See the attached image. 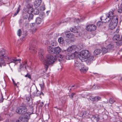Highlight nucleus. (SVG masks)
Returning <instances> with one entry per match:
<instances>
[{
  "mask_svg": "<svg viewBox=\"0 0 122 122\" xmlns=\"http://www.w3.org/2000/svg\"><path fill=\"white\" fill-rule=\"evenodd\" d=\"M44 54L43 50L40 49L39 51V57L41 60L43 62L45 70L46 71L49 66H53L56 59L55 57L50 54L47 55L45 58H44L43 56Z\"/></svg>",
  "mask_w": 122,
  "mask_h": 122,
  "instance_id": "1",
  "label": "nucleus"
},
{
  "mask_svg": "<svg viewBox=\"0 0 122 122\" xmlns=\"http://www.w3.org/2000/svg\"><path fill=\"white\" fill-rule=\"evenodd\" d=\"M106 17L102 16L101 17V19L102 22H108L111 20L113 19L114 18V17H116L118 18L117 15H114L113 11H110L108 13V14L107 15Z\"/></svg>",
  "mask_w": 122,
  "mask_h": 122,
  "instance_id": "2",
  "label": "nucleus"
},
{
  "mask_svg": "<svg viewBox=\"0 0 122 122\" xmlns=\"http://www.w3.org/2000/svg\"><path fill=\"white\" fill-rule=\"evenodd\" d=\"M0 62L3 63L4 62L5 59L9 60L7 51L4 49L0 50Z\"/></svg>",
  "mask_w": 122,
  "mask_h": 122,
  "instance_id": "3",
  "label": "nucleus"
},
{
  "mask_svg": "<svg viewBox=\"0 0 122 122\" xmlns=\"http://www.w3.org/2000/svg\"><path fill=\"white\" fill-rule=\"evenodd\" d=\"M90 55L89 52L87 50H83L81 51L80 53V56L81 58V61H84V59L88 58L90 57Z\"/></svg>",
  "mask_w": 122,
  "mask_h": 122,
  "instance_id": "4",
  "label": "nucleus"
},
{
  "mask_svg": "<svg viewBox=\"0 0 122 122\" xmlns=\"http://www.w3.org/2000/svg\"><path fill=\"white\" fill-rule=\"evenodd\" d=\"M114 18L110 21V23L109 25V28L112 30L115 28L117 25L118 22V18L114 17Z\"/></svg>",
  "mask_w": 122,
  "mask_h": 122,
  "instance_id": "5",
  "label": "nucleus"
},
{
  "mask_svg": "<svg viewBox=\"0 0 122 122\" xmlns=\"http://www.w3.org/2000/svg\"><path fill=\"white\" fill-rule=\"evenodd\" d=\"M27 110V108L26 107L21 106L18 107L16 109V112L18 114H22L25 113Z\"/></svg>",
  "mask_w": 122,
  "mask_h": 122,
  "instance_id": "6",
  "label": "nucleus"
},
{
  "mask_svg": "<svg viewBox=\"0 0 122 122\" xmlns=\"http://www.w3.org/2000/svg\"><path fill=\"white\" fill-rule=\"evenodd\" d=\"M83 65L82 63H81L80 59H77L75 60L74 66V68L76 69H78L81 66Z\"/></svg>",
  "mask_w": 122,
  "mask_h": 122,
  "instance_id": "7",
  "label": "nucleus"
},
{
  "mask_svg": "<svg viewBox=\"0 0 122 122\" xmlns=\"http://www.w3.org/2000/svg\"><path fill=\"white\" fill-rule=\"evenodd\" d=\"M77 46L75 45H72L69 47L67 49V51L69 53L77 51Z\"/></svg>",
  "mask_w": 122,
  "mask_h": 122,
  "instance_id": "8",
  "label": "nucleus"
},
{
  "mask_svg": "<svg viewBox=\"0 0 122 122\" xmlns=\"http://www.w3.org/2000/svg\"><path fill=\"white\" fill-rule=\"evenodd\" d=\"M96 26L93 24L88 25L86 26V28L87 30L90 31L94 30L96 29Z\"/></svg>",
  "mask_w": 122,
  "mask_h": 122,
  "instance_id": "9",
  "label": "nucleus"
},
{
  "mask_svg": "<svg viewBox=\"0 0 122 122\" xmlns=\"http://www.w3.org/2000/svg\"><path fill=\"white\" fill-rule=\"evenodd\" d=\"M79 69L81 73H85L88 70V68L87 67H86L83 64L81 67V68H80Z\"/></svg>",
  "mask_w": 122,
  "mask_h": 122,
  "instance_id": "10",
  "label": "nucleus"
},
{
  "mask_svg": "<svg viewBox=\"0 0 122 122\" xmlns=\"http://www.w3.org/2000/svg\"><path fill=\"white\" fill-rule=\"evenodd\" d=\"M27 64V62L26 61H24L23 62L22 64H21L19 68L18 69L19 71H21V69L25 67V69H26V67Z\"/></svg>",
  "mask_w": 122,
  "mask_h": 122,
  "instance_id": "11",
  "label": "nucleus"
},
{
  "mask_svg": "<svg viewBox=\"0 0 122 122\" xmlns=\"http://www.w3.org/2000/svg\"><path fill=\"white\" fill-rule=\"evenodd\" d=\"M27 64V62L26 61H24L23 62L22 64H21L19 68L18 69L19 71H21V69L25 67V69H26V67Z\"/></svg>",
  "mask_w": 122,
  "mask_h": 122,
  "instance_id": "12",
  "label": "nucleus"
},
{
  "mask_svg": "<svg viewBox=\"0 0 122 122\" xmlns=\"http://www.w3.org/2000/svg\"><path fill=\"white\" fill-rule=\"evenodd\" d=\"M61 49L59 47H55L54 48V53L58 54L61 52Z\"/></svg>",
  "mask_w": 122,
  "mask_h": 122,
  "instance_id": "13",
  "label": "nucleus"
},
{
  "mask_svg": "<svg viewBox=\"0 0 122 122\" xmlns=\"http://www.w3.org/2000/svg\"><path fill=\"white\" fill-rule=\"evenodd\" d=\"M69 33L70 32H68ZM66 37L69 38H74V36L72 33H68V32H65Z\"/></svg>",
  "mask_w": 122,
  "mask_h": 122,
  "instance_id": "14",
  "label": "nucleus"
},
{
  "mask_svg": "<svg viewBox=\"0 0 122 122\" xmlns=\"http://www.w3.org/2000/svg\"><path fill=\"white\" fill-rule=\"evenodd\" d=\"M41 2V0H36L34 2V6L36 8L38 7L40 5Z\"/></svg>",
  "mask_w": 122,
  "mask_h": 122,
  "instance_id": "15",
  "label": "nucleus"
},
{
  "mask_svg": "<svg viewBox=\"0 0 122 122\" xmlns=\"http://www.w3.org/2000/svg\"><path fill=\"white\" fill-rule=\"evenodd\" d=\"M92 120H93L95 122L96 121L97 122L100 119L99 116L98 115H93L91 118Z\"/></svg>",
  "mask_w": 122,
  "mask_h": 122,
  "instance_id": "16",
  "label": "nucleus"
},
{
  "mask_svg": "<svg viewBox=\"0 0 122 122\" xmlns=\"http://www.w3.org/2000/svg\"><path fill=\"white\" fill-rule=\"evenodd\" d=\"M73 56V55L72 54H67L66 56V58L67 60L72 59H74Z\"/></svg>",
  "mask_w": 122,
  "mask_h": 122,
  "instance_id": "17",
  "label": "nucleus"
},
{
  "mask_svg": "<svg viewBox=\"0 0 122 122\" xmlns=\"http://www.w3.org/2000/svg\"><path fill=\"white\" fill-rule=\"evenodd\" d=\"M87 59L86 61L87 62H88L89 64H90L91 62H92L95 59L94 56H90Z\"/></svg>",
  "mask_w": 122,
  "mask_h": 122,
  "instance_id": "18",
  "label": "nucleus"
},
{
  "mask_svg": "<svg viewBox=\"0 0 122 122\" xmlns=\"http://www.w3.org/2000/svg\"><path fill=\"white\" fill-rule=\"evenodd\" d=\"M47 51L49 53L52 54L54 53V49L51 46H49L47 48Z\"/></svg>",
  "mask_w": 122,
  "mask_h": 122,
  "instance_id": "19",
  "label": "nucleus"
},
{
  "mask_svg": "<svg viewBox=\"0 0 122 122\" xmlns=\"http://www.w3.org/2000/svg\"><path fill=\"white\" fill-rule=\"evenodd\" d=\"M70 30L72 32H73L74 33H77V34L76 36H80V33L77 31V29L76 28H71L70 29Z\"/></svg>",
  "mask_w": 122,
  "mask_h": 122,
  "instance_id": "20",
  "label": "nucleus"
},
{
  "mask_svg": "<svg viewBox=\"0 0 122 122\" xmlns=\"http://www.w3.org/2000/svg\"><path fill=\"white\" fill-rule=\"evenodd\" d=\"M120 36L119 35H115L113 37V40L114 41L120 40Z\"/></svg>",
  "mask_w": 122,
  "mask_h": 122,
  "instance_id": "21",
  "label": "nucleus"
},
{
  "mask_svg": "<svg viewBox=\"0 0 122 122\" xmlns=\"http://www.w3.org/2000/svg\"><path fill=\"white\" fill-rule=\"evenodd\" d=\"M27 110L25 113H23L22 114L24 115V116L25 117L24 118L26 119L28 118L31 114L30 112H27Z\"/></svg>",
  "mask_w": 122,
  "mask_h": 122,
  "instance_id": "22",
  "label": "nucleus"
},
{
  "mask_svg": "<svg viewBox=\"0 0 122 122\" xmlns=\"http://www.w3.org/2000/svg\"><path fill=\"white\" fill-rule=\"evenodd\" d=\"M41 43L45 45H48V44H49L50 42L49 41L46 40L44 39L43 40L41 41Z\"/></svg>",
  "mask_w": 122,
  "mask_h": 122,
  "instance_id": "23",
  "label": "nucleus"
},
{
  "mask_svg": "<svg viewBox=\"0 0 122 122\" xmlns=\"http://www.w3.org/2000/svg\"><path fill=\"white\" fill-rule=\"evenodd\" d=\"M74 52V53H72L73 55L74 56V58L75 57H77L79 56V53L78 52V50Z\"/></svg>",
  "mask_w": 122,
  "mask_h": 122,
  "instance_id": "24",
  "label": "nucleus"
},
{
  "mask_svg": "<svg viewBox=\"0 0 122 122\" xmlns=\"http://www.w3.org/2000/svg\"><path fill=\"white\" fill-rule=\"evenodd\" d=\"M102 51L100 49H98L95 50L94 51V55H98L100 54L101 52Z\"/></svg>",
  "mask_w": 122,
  "mask_h": 122,
  "instance_id": "25",
  "label": "nucleus"
},
{
  "mask_svg": "<svg viewBox=\"0 0 122 122\" xmlns=\"http://www.w3.org/2000/svg\"><path fill=\"white\" fill-rule=\"evenodd\" d=\"M27 8H29L28 10V12L29 14H31V13L33 12V9L32 8V6H30L29 7L28 6H27Z\"/></svg>",
  "mask_w": 122,
  "mask_h": 122,
  "instance_id": "26",
  "label": "nucleus"
},
{
  "mask_svg": "<svg viewBox=\"0 0 122 122\" xmlns=\"http://www.w3.org/2000/svg\"><path fill=\"white\" fill-rule=\"evenodd\" d=\"M26 17H25V16H24V20H23V19H20V20L19 21V24L20 25L23 22H24V20H25V19H27L28 18V15H26Z\"/></svg>",
  "mask_w": 122,
  "mask_h": 122,
  "instance_id": "27",
  "label": "nucleus"
},
{
  "mask_svg": "<svg viewBox=\"0 0 122 122\" xmlns=\"http://www.w3.org/2000/svg\"><path fill=\"white\" fill-rule=\"evenodd\" d=\"M29 49L30 50V52H32L33 54H34L37 52V51H36V49L34 47H30Z\"/></svg>",
  "mask_w": 122,
  "mask_h": 122,
  "instance_id": "28",
  "label": "nucleus"
},
{
  "mask_svg": "<svg viewBox=\"0 0 122 122\" xmlns=\"http://www.w3.org/2000/svg\"><path fill=\"white\" fill-rule=\"evenodd\" d=\"M56 41L55 40H52L49 43V45L53 46H56Z\"/></svg>",
  "mask_w": 122,
  "mask_h": 122,
  "instance_id": "29",
  "label": "nucleus"
},
{
  "mask_svg": "<svg viewBox=\"0 0 122 122\" xmlns=\"http://www.w3.org/2000/svg\"><path fill=\"white\" fill-rule=\"evenodd\" d=\"M41 21V19L40 17L37 18L36 19V22L37 24H40Z\"/></svg>",
  "mask_w": 122,
  "mask_h": 122,
  "instance_id": "30",
  "label": "nucleus"
},
{
  "mask_svg": "<svg viewBox=\"0 0 122 122\" xmlns=\"http://www.w3.org/2000/svg\"><path fill=\"white\" fill-rule=\"evenodd\" d=\"M89 114L88 113L86 112H85L83 115V117L87 118L89 117Z\"/></svg>",
  "mask_w": 122,
  "mask_h": 122,
  "instance_id": "31",
  "label": "nucleus"
},
{
  "mask_svg": "<svg viewBox=\"0 0 122 122\" xmlns=\"http://www.w3.org/2000/svg\"><path fill=\"white\" fill-rule=\"evenodd\" d=\"M58 42L61 44H63L64 43V40L63 38L61 37L58 39Z\"/></svg>",
  "mask_w": 122,
  "mask_h": 122,
  "instance_id": "32",
  "label": "nucleus"
},
{
  "mask_svg": "<svg viewBox=\"0 0 122 122\" xmlns=\"http://www.w3.org/2000/svg\"><path fill=\"white\" fill-rule=\"evenodd\" d=\"M56 57H57V58L60 61L62 59H63L64 56L63 55H57Z\"/></svg>",
  "mask_w": 122,
  "mask_h": 122,
  "instance_id": "33",
  "label": "nucleus"
},
{
  "mask_svg": "<svg viewBox=\"0 0 122 122\" xmlns=\"http://www.w3.org/2000/svg\"><path fill=\"white\" fill-rule=\"evenodd\" d=\"M108 49L104 47L102 48V50H101L102 52L103 53L105 54L107 53L108 51Z\"/></svg>",
  "mask_w": 122,
  "mask_h": 122,
  "instance_id": "34",
  "label": "nucleus"
},
{
  "mask_svg": "<svg viewBox=\"0 0 122 122\" xmlns=\"http://www.w3.org/2000/svg\"><path fill=\"white\" fill-rule=\"evenodd\" d=\"M77 50L79 51L81 50V49L83 47V46L81 44H79L77 46Z\"/></svg>",
  "mask_w": 122,
  "mask_h": 122,
  "instance_id": "35",
  "label": "nucleus"
},
{
  "mask_svg": "<svg viewBox=\"0 0 122 122\" xmlns=\"http://www.w3.org/2000/svg\"><path fill=\"white\" fill-rule=\"evenodd\" d=\"M118 12L120 13H122V4L120 5L119 9L118 10Z\"/></svg>",
  "mask_w": 122,
  "mask_h": 122,
  "instance_id": "36",
  "label": "nucleus"
},
{
  "mask_svg": "<svg viewBox=\"0 0 122 122\" xmlns=\"http://www.w3.org/2000/svg\"><path fill=\"white\" fill-rule=\"evenodd\" d=\"M34 13L35 15L38 14L39 13V11L37 9H34Z\"/></svg>",
  "mask_w": 122,
  "mask_h": 122,
  "instance_id": "37",
  "label": "nucleus"
},
{
  "mask_svg": "<svg viewBox=\"0 0 122 122\" xmlns=\"http://www.w3.org/2000/svg\"><path fill=\"white\" fill-rule=\"evenodd\" d=\"M107 47L108 49L110 50L113 48V46L111 45H109Z\"/></svg>",
  "mask_w": 122,
  "mask_h": 122,
  "instance_id": "38",
  "label": "nucleus"
},
{
  "mask_svg": "<svg viewBox=\"0 0 122 122\" xmlns=\"http://www.w3.org/2000/svg\"><path fill=\"white\" fill-rule=\"evenodd\" d=\"M33 14H30L29 15V16L28 18V20L30 21L33 18Z\"/></svg>",
  "mask_w": 122,
  "mask_h": 122,
  "instance_id": "39",
  "label": "nucleus"
},
{
  "mask_svg": "<svg viewBox=\"0 0 122 122\" xmlns=\"http://www.w3.org/2000/svg\"><path fill=\"white\" fill-rule=\"evenodd\" d=\"M39 85L41 89L42 90L43 89L44 87V83L43 82H42V83L40 84Z\"/></svg>",
  "mask_w": 122,
  "mask_h": 122,
  "instance_id": "40",
  "label": "nucleus"
},
{
  "mask_svg": "<svg viewBox=\"0 0 122 122\" xmlns=\"http://www.w3.org/2000/svg\"><path fill=\"white\" fill-rule=\"evenodd\" d=\"M17 35L19 36H20L22 34V32L20 29H19L17 31Z\"/></svg>",
  "mask_w": 122,
  "mask_h": 122,
  "instance_id": "41",
  "label": "nucleus"
},
{
  "mask_svg": "<svg viewBox=\"0 0 122 122\" xmlns=\"http://www.w3.org/2000/svg\"><path fill=\"white\" fill-rule=\"evenodd\" d=\"M41 95L40 92L38 90H37V92L36 94H35V96H38Z\"/></svg>",
  "mask_w": 122,
  "mask_h": 122,
  "instance_id": "42",
  "label": "nucleus"
},
{
  "mask_svg": "<svg viewBox=\"0 0 122 122\" xmlns=\"http://www.w3.org/2000/svg\"><path fill=\"white\" fill-rule=\"evenodd\" d=\"M95 101H97L98 100H100L101 97H95Z\"/></svg>",
  "mask_w": 122,
  "mask_h": 122,
  "instance_id": "43",
  "label": "nucleus"
},
{
  "mask_svg": "<svg viewBox=\"0 0 122 122\" xmlns=\"http://www.w3.org/2000/svg\"><path fill=\"white\" fill-rule=\"evenodd\" d=\"M25 77H28L30 79H31V76L28 73H27L26 75H25Z\"/></svg>",
  "mask_w": 122,
  "mask_h": 122,
  "instance_id": "44",
  "label": "nucleus"
},
{
  "mask_svg": "<svg viewBox=\"0 0 122 122\" xmlns=\"http://www.w3.org/2000/svg\"><path fill=\"white\" fill-rule=\"evenodd\" d=\"M118 41L116 42V44L117 45H121L122 44V42L120 41V40L117 41Z\"/></svg>",
  "mask_w": 122,
  "mask_h": 122,
  "instance_id": "45",
  "label": "nucleus"
},
{
  "mask_svg": "<svg viewBox=\"0 0 122 122\" xmlns=\"http://www.w3.org/2000/svg\"><path fill=\"white\" fill-rule=\"evenodd\" d=\"M115 101L112 98H110L109 100V103L110 104H112Z\"/></svg>",
  "mask_w": 122,
  "mask_h": 122,
  "instance_id": "46",
  "label": "nucleus"
},
{
  "mask_svg": "<svg viewBox=\"0 0 122 122\" xmlns=\"http://www.w3.org/2000/svg\"><path fill=\"white\" fill-rule=\"evenodd\" d=\"M102 23L101 21H98L97 23V26H99L102 24Z\"/></svg>",
  "mask_w": 122,
  "mask_h": 122,
  "instance_id": "47",
  "label": "nucleus"
},
{
  "mask_svg": "<svg viewBox=\"0 0 122 122\" xmlns=\"http://www.w3.org/2000/svg\"><path fill=\"white\" fill-rule=\"evenodd\" d=\"M75 94V93H73L69 95V96L70 98H73V96Z\"/></svg>",
  "mask_w": 122,
  "mask_h": 122,
  "instance_id": "48",
  "label": "nucleus"
},
{
  "mask_svg": "<svg viewBox=\"0 0 122 122\" xmlns=\"http://www.w3.org/2000/svg\"><path fill=\"white\" fill-rule=\"evenodd\" d=\"M27 119L24 118H22L21 120V122H27Z\"/></svg>",
  "mask_w": 122,
  "mask_h": 122,
  "instance_id": "49",
  "label": "nucleus"
},
{
  "mask_svg": "<svg viewBox=\"0 0 122 122\" xmlns=\"http://www.w3.org/2000/svg\"><path fill=\"white\" fill-rule=\"evenodd\" d=\"M35 24L34 23H32L30 24V27L31 28H33V27H35Z\"/></svg>",
  "mask_w": 122,
  "mask_h": 122,
  "instance_id": "50",
  "label": "nucleus"
},
{
  "mask_svg": "<svg viewBox=\"0 0 122 122\" xmlns=\"http://www.w3.org/2000/svg\"><path fill=\"white\" fill-rule=\"evenodd\" d=\"M41 10L42 11L44 10L45 9V6L43 5L40 7Z\"/></svg>",
  "mask_w": 122,
  "mask_h": 122,
  "instance_id": "51",
  "label": "nucleus"
},
{
  "mask_svg": "<svg viewBox=\"0 0 122 122\" xmlns=\"http://www.w3.org/2000/svg\"><path fill=\"white\" fill-rule=\"evenodd\" d=\"M37 30V28L36 27H34V28H33L32 29V31L33 32H35Z\"/></svg>",
  "mask_w": 122,
  "mask_h": 122,
  "instance_id": "52",
  "label": "nucleus"
},
{
  "mask_svg": "<svg viewBox=\"0 0 122 122\" xmlns=\"http://www.w3.org/2000/svg\"><path fill=\"white\" fill-rule=\"evenodd\" d=\"M92 88H93V89H98V86L95 84L93 85L92 87Z\"/></svg>",
  "mask_w": 122,
  "mask_h": 122,
  "instance_id": "53",
  "label": "nucleus"
},
{
  "mask_svg": "<svg viewBox=\"0 0 122 122\" xmlns=\"http://www.w3.org/2000/svg\"><path fill=\"white\" fill-rule=\"evenodd\" d=\"M20 7H21L20 5H19L18 6V8H17V13L19 12V11H20Z\"/></svg>",
  "mask_w": 122,
  "mask_h": 122,
  "instance_id": "54",
  "label": "nucleus"
},
{
  "mask_svg": "<svg viewBox=\"0 0 122 122\" xmlns=\"http://www.w3.org/2000/svg\"><path fill=\"white\" fill-rule=\"evenodd\" d=\"M90 99L91 100L93 101H95V97H90Z\"/></svg>",
  "mask_w": 122,
  "mask_h": 122,
  "instance_id": "55",
  "label": "nucleus"
},
{
  "mask_svg": "<svg viewBox=\"0 0 122 122\" xmlns=\"http://www.w3.org/2000/svg\"><path fill=\"white\" fill-rule=\"evenodd\" d=\"M26 100L28 101V102H29L30 100V98L29 97H27V96H26Z\"/></svg>",
  "mask_w": 122,
  "mask_h": 122,
  "instance_id": "56",
  "label": "nucleus"
},
{
  "mask_svg": "<svg viewBox=\"0 0 122 122\" xmlns=\"http://www.w3.org/2000/svg\"><path fill=\"white\" fill-rule=\"evenodd\" d=\"M12 81H13V82L14 84V85L15 86H17V84L16 83H15V81H14L13 79H12Z\"/></svg>",
  "mask_w": 122,
  "mask_h": 122,
  "instance_id": "57",
  "label": "nucleus"
},
{
  "mask_svg": "<svg viewBox=\"0 0 122 122\" xmlns=\"http://www.w3.org/2000/svg\"><path fill=\"white\" fill-rule=\"evenodd\" d=\"M119 29L118 28H117L116 29V31L115 32H116L117 33L119 32Z\"/></svg>",
  "mask_w": 122,
  "mask_h": 122,
  "instance_id": "58",
  "label": "nucleus"
},
{
  "mask_svg": "<svg viewBox=\"0 0 122 122\" xmlns=\"http://www.w3.org/2000/svg\"><path fill=\"white\" fill-rule=\"evenodd\" d=\"M13 61H14V62H15V61H19V60L18 59V60H17V59H13Z\"/></svg>",
  "mask_w": 122,
  "mask_h": 122,
  "instance_id": "59",
  "label": "nucleus"
},
{
  "mask_svg": "<svg viewBox=\"0 0 122 122\" xmlns=\"http://www.w3.org/2000/svg\"><path fill=\"white\" fill-rule=\"evenodd\" d=\"M19 12L17 13V11L15 13L14 15V16H15Z\"/></svg>",
  "mask_w": 122,
  "mask_h": 122,
  "instance_id": "60",
  "label": "nucleus"
},
{
  "mask_svg": "<svg viewBox=\"0 0 122 122\" xmlns=\"http://www.w3.org/2000/svg\"><path fill=\"white\" fill-rule=\"evenodd\" d=\"M21 119H20V120H18L16 121V122H21Z\"/></svg>",
  "mask_w": 122,
  "mask_h": 122,
  "instance_id": "61",
  "label": "nucleus"
},
{
  "mask_svg": "<svg viewBox=\"0 0 122 122\" xmlns=\"http://www.w3.org/2000/svg\"><path fill=\"white\" fill-rule=\"evenodd\" d=\"M80 20H79V19L78 18L77 19V20H76V22H79L80 21Z\"/></svg>",
  "mask_w": 122,
  "mask_h": 122,
  "instance_id": "62",
  "label": "nucleus"
},
{
  "mask_svg": "<svg viewBox=\"0 0 122 122\" xmlns=\"http://www.w3.org/2000/svg\"><path fill=\"white\" fill-rule=\"evenodd\" d=\"M5 62V61H4V62L3 63H1L0 62V67H1V66H2L1 65V63L3 64V63H4Z\"/></svg>",
  "mask_w": 122,
  "mask_h": 122,
  "instance_id": "63",
  "label": "nucleus"
},
{
  "mask_svg": "<svg viewBox=\"0 0 122 122\" xmlns=\"http://www.w3.org/2000/svg\"><path fill=\"white\" fill-rule=\"evenodd\" d=\"M40 93H41V95H42L43 96L44 95V94L42 92H40Z\"/></svg>",
  "mask_w": 122,
  "mask_h": 122,
  "instance_id": "64",
  "label": "nucleus"
}]
</instances>
